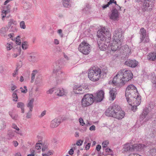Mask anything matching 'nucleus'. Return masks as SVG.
I'll return each instance as SVG.
<instances>
[{
	"instance_id": "obj_1",
	"label": "nucleus",
	"mask_w": 156,
	"mask_h": 156,
	"mask_svg": "<svg viewBox=\"0 0 156 156\" xmlns=\"http://www.w3.org/2000/svg\"><path fill=\"white\" fill-rule=\"evenodd\" d=\"M106 68L101 69L96 66L91 67L88 70V77L91 81L94 82L98 81L100 78H105L108 73Z\"/></svg>"
},
{
	"instance_id": "obj_2",
	"label": "nucleus",
	"mask_w": 156,
	"mask_h": 156,
	"mask_svg": "<svg viewBox=\"0 0 156 156\" xmlns=\"http://www.w3.org/2000/svg\"><path fill=\"white\" fill-rule=\"evenodd\" d=\"M124 34V32L120 28L117 29L114 32L113 42L111 44L112 50L115 51L120 48L121 43L123 41Z\"/></svg>"
},
{
	"instance_id": "obj_3",
	"label": "nucleus",
	"mask_w": 156,
	"mask_h": 156,
	"mask_svg": "<svg viewBox=\"0 0 156 156\" xmlns=\"http://www.w3.org/2000/svg\"><path fill=\"white\" fill-rule=\"evenodd\" d=\"M119 79H120L119 86L120 87L123 86L133 78V74L129 70H120L118 72Z\"/></svg>"
},
{
	"instance_id": "obj_4",
	"label": "nucleus",
	"mask_w": 156,
	"mask_h": 156,
	"mask_svg": "<svg viewBox=\"0 0 156 156\" xmlns=\"http://www.w3.org/2000/svg\"><path fill=\"white\" fill-rule=\"evenodd\" d=\"M138 94L136 87L133 84H130L126 87L125 91V96L128 103L135 98L134 95Z\"/></svg>"
},
{
	"instance_id": "obj_5",
	"label": "nucleus",
	"mask_w": 156,
	"mask_h": 156,
	"mask_svg": "<svg viewBox=\"0 0 156 156\" xmlns=\"http://www.w3.org/2000/svg\"><path fill=\"white\" fill-rule=\"evenodd\" d=\"M140 2L141 8L143 12L151 10L154 4V0H136Z\"/></svg>"
},
{
	"instance_id": "obj_6",
	"label": "nucleus",
	"mask_w": 156,
	"mask_h": 156,
	"mask_svg": "<svg viewBox=\"0 0 156 156\" xmlns=\"http://www.w3.org/2000/svg\"><path fill=\"white\" fill-rule=\"evenodd\" d=\"M94 101L93 94H85L81 100L82 106L83 108L92 105Z\"/></svg>"
},
{
	"instance_id": "obj_7",
	"label": "nucleus",
	"mask_w": 156,
	"mask_h": 156,
	"mask_svg": "<svg viewBox=\"0 0 156 156\" xmlns=\"http://www.w3.org/2000/svg\"><path fill=\"white\" fill-rule=\"evenodd\" d=\"M60 61H58L56 63V68L54 69L53 72L56 73V77L58 79H63L66 77L65 73L61 70V68L62 67L61 63Z\"/></svg>"
},
{
	"instance_id": "obj_8",
	"label": "nucleus",
	"mask_w": 156,
	"mask_h": 156,
	"mask_svg": "<svg viewBox=\"0 0 156 156\" xmlns=\"http://www.w3.org/2000/svg\"><path fill=\"white\" fill-rule=\"evenodd\" d=\"M119 108V105L115 103H113L106 110L105 114L108 116L114 118L115 115V110L116 109L118 110Z\"/></svg>"
},
{
	"instance_id": "obj_9",
	"label": "nucleus",
	"mask_w": 156,
	"mask_h": 156,
	"mask_svg": "<svg viewBox=\"0 0 156 156\" xmlns=\"http://www.w3.org/2000/svg\"><path fill=\"white\" fill-rule=\"evenodd\" d=\"M90 45L85 41H83L79 45V50L83 54L87 55L90 52Z\"/></svg>"
},
{
	"instance_id": "obj_10",
	"label": "nucleus",
	"mask_w": 156,
	"mask_h": 156,
	"mask_svg": "<svg viewBox=\"0 0 156 156\" xmlns=\"http://www.w3.org/2000/svg\"><path fill=\"white\" fill-rule=\"evenodd\" d=\"M104 92L103 90H98L96 94L94 95L95 102L97 103L101 102L104 98Z\"/></svg>"
},
{
	"instance_id": "obj_11",
	"label": "nucleus",
	"mask_w": 156,
	"mask_h": 156,
	"mask_svg": "<svg viewBox=\"0 0 156 156\" xmlns=\"http://www.w3.org/2000/svg\"><path fill=\"white\" fill-rule=\"evenodd\" d=\"M17 24L16 21L13 19H11L9 20L7 27L9 29L10 28L9 31L15 32L16 31V26Z\"/></svg>"
},
{
	"instance_id": "obj_12",
	"label": "nucleus",
	"mask_w": 156,
	"mask_h": 156,
	"mask_svg": "<svg viewBox=\"0 0 156 156\" xmlns=\"http://www.w3.org/2000/svg\"><path fill=\"white\" fill-rule=\"evenodd\" d=\"M107 31L105 27H104L99 30L97 33V35L98 40L100 39V41H103L105 38L106 31Z\"/></svg>"
},
{
	"instance_id": "obj_13",
	"label": "nucleus",
	"mask_w": 156,
	"mask_h": 156,
	"mask_svg": "<svg viewBox=\"0 0 156 156\" xmlns=\"http://www.w3.org/2000/svg\"><path fill=\"white\" fill-rule=\"evenodd\" d=\"M73 91L76 94H82L84 93V88L81 85H75L73 87Z\"/></svg>"
},
{
	"instance_id": "obj_14",
	"label": "nucleus",
	"mask_w": 156,
	"mask_h": 156,
	"mask_svg": "<svg viewBox=\"0 0 156 156\" xmlns=\"http://www.w3.org/2000/svg\"><path fill=\"white\" fill-rule=\"evenodd\" d=\"M119 109L115 110V115L114 118L118 119H121L123 118L125 115V112L121 110L120 107L119 106Z\"/></svg>"
},
{
	"instance_id": "obj_15",
	"label": "nucleus",
	"mask_w": 156,
	"mask_h": 156,
	"mask_svg": "<svg viewBox=\"0 0 156 156\" xmlns=\"http://www.w3.org/2000/svg\"><path fill=\"white\" fill-rule=\"evenodd\" d=\"M119 14L117 9L115 8L113 9L111 11V13L109 16L110 19L116 20L119 17Z\"/></svg>"
},
{
	"instance_id": "obj_16",
	"label": "nucleus",
	"mask_w": 156,
	"mask_h": 156,
	"mask_svg": "<svg viewBox=\"0 0 156 156\" xmlns=\"http://www.w3.org/2000/svg\"><path fill=\"white\" fill-rule=\"evenodd\" d=\"M138 62L135 60H128L125 62V65L132 68H135L137 66Z\"/></svg>"
},
{
	"instance_id": "obj_17",
	"label": "nucleus",
	"mask_w": 156,
	"mask_h": 156,
	"mask_svg": "<svg viewBox=\"0 0 156 156\" xmlns=\"http://www.w3.org/2000/svg\"><path fill=\"white\" fill-rule=\"evenodd\" d=\"M147 147V146L144 144H135L133 145V149L134 151L136 150L140 151L143 150Z\"/></svg>"
},
{
	"instance_id": "obj_18",
	"label": "nucleus",
	"mask_w": 156,
	"mask_h": 156,
	"mask_svg": "<svg viewBox=\"0 0 156 156\" xmlns=\"http://www.w3.org/2000/svg\"><path fill=\"white\" fill-rule=\"evenodd\" d=\"M61 119H60L55 118L51 122L50 127L52 128L57 127L61 123Z\"/></svg>"
},
{
	"instance_id": "obj_19",
	"label": "nucleus",
	"mask_w": 156,
	"mask_h": 156,
	"mask_svg": "<svg viewBox=\"0 0 156 156\" xmlns=\"http://www.w3.org/2000/svg\"><path fill=\"white\" fill-rule=\"evenodd\" d=\"M139 33L140 35V42H142L147 36V32L143 27H142L140 30Z\"/></svg>"
},
{
	"instance_id": "obj_20",
	"label": "nucleus",
	"mask_w": 156,
	"mask_h": 156,
	"mask_svg": "<svg viewBox=\"0 0 156 156\" xmlns=\"http://www.w3.org/2000/svg\"><path fill=\"white\" fill-rule=\"evenodd\" d=\"M101 41H99L98 39V43L100 49L102 51H104L108 47V46H109V44L108 45H107L106 44H105L104 43V40L103 41H101Z\"/></svg>"
},
{
	"instance_id": "obj_21",
	"label": "nucleus",
	"mask_w": 156,
	"mask_h": 156,
	"mask_svg": "<svg viewBox=\"0 0 156 156\" xmlns=\"http://www.w3.org/2000/svg\"><path fill=\"white\" fill-rule=\"evenodd\" d=\"M110 100L113 101L115 98L117 94L116 90L115 88H112L109 91Z\"/></svg>"
},
{
	"instance_id": "obj_22",
	"label": "nucleus",
	"mask_w": 156,
	"mask_h": 156,
	"mask_svg": "<svg viewBox=\"0 0 156 156\" xmlns=\"http://www.w3.org/2000/svg\"><path fill=\"white\" fill-rule=\"evenodd\" d=\"M124 151H134L133 145L130 143H127L124 146Z\"/></svg>"
},
{
	"instance_id": "obj_23",
	"label": "nucleus",
	"mask_w": 156,
	"mask_h": 156,
	"mask_svg": "<svg viewBox=\"0 0 156 156\" xmlns=\"http://www.w3.org/2000/svg\"><path fill=\"white\" fill-rule=\"evenodd\" d=\"M29 60L33 62H37L38 60L36 54L34 53H31L30 54L29 57Z\"/></svg>"
},
{
	"instance_id": "obj_24",
	"label": "nucleus",
	"mask_w": 156,
	"mask_h": 156,
	"mask_svg": "<svg viewBox=\"0 0 156 156\" xmlns=\"http://www.w3.org/2000/svg\"><path fill=\"white\" fill-rule=\"evenodd\" d=\"M149 112V110L147 108H145L144 109L142 114L140 116V120L141 121L143 120L145 118Z\"/></svg>"
},
{
	"instance_id": "obj_25",
	"label": "nucleus",
	"mask_w": 156,
	"mask_h": 156,
	"mask_svg": "<svg viewBox=\"0 0 156 156\" xmlns=\"http://www.w3.org/2000/svg\"><path fill=\"white\" fill-rule=\"evenodd\" d=\"M35 84L38 87H40L43 84V81L41 77L39 76L36 79L35 82Z\"/></svg>"
},
{
	"instance_id": "obj_26",
	"label": "nucleus",
	"mask_w": 156,
	"mask_h": 156,
	"mask_svg": "<svg viewBox=\"0 0 156 156\" xmlns=\"http://www.w3.org/2000/svg\"><path fill=\"white\" fill-rule=\"evenodd\" d=\"M147 58L148 60L154 61L156 59V53L153 52L150 53L147 56Z\"/></svg>"
},
{
	"instance_id": "obj_27",
	"label": "nucleus",
	"mask_w": 156,
	"mask_h": 156,
	"mask_svg": "<svg viewBox=\"0 0 156 156\" xmlns=\"http://www.w3.org/2000/svg\"><path fill=\"white\" fill-rule=\"evenodd\" d=\"M7 27H2L0 30V35L1 36L5 37L6 36V32L9 30Z\"/></svg>"
},
{
	"instance_id": "obj_28",
	"label": "nucleus",
	"mask_w": 156,
	"mask_h": 156,
	"mask_svg": "<svg viewBox=\"0 0 156 156\" xmlns=\"http://www.w3.org/2000/svg\"><path fill=\"white\" fill-rule=\"evenodd\" d=\"M136 95H137V96L136 98L135 97H136V96L134 95L135 98L133 99L132 98V99L131 100H130V102L132 100L134 101L135 100H136L135 101V103H136L137 105H140L141 101V97L140 95H138V94H136Z\"/></svg>"
},
{
	"instance_id": "obj_29",
	"label": "nucleus",
	"mask_w": 156,
	"mask_h": 156,
	"mask_svg": "<svg viewBox=\"0 0 156 156\" xmlns=\"http://www.w3.org/2000/svg\"><path fill=\"white\" fill-rule=\"evenodd\" d=\"M62 2L63 6L65 7L69 8L71 7V0H63Z\"/></svg>"
},
{
	"instance_id": "obj_30",
	"label": "nucleus",
	"mask_w": 156,
	"mask_h": 156,
	"mask_svg": "<svg viewBox=\"0 0 156 156\" xmlns=\"http://www.w3.org/2000/svg\"><path fill=\"white\" fill-rule=\"evenodd\" d=\"M11 8V5L10 4H8L7 5H5L2 6L3 10L2 11L3 12H9L10 9Z\"/></svg>"
},
{
	"instance_id": "obj_31",
	"label": "nucleus",
	"mask_w": 156,
	"mask_h": 156,
	"mask_svg": "<svg viewBox=\"0 0 156 156\" xmlns=\"http://www.w3.org/2000/svg\"><path fill=\"white\" fill-rule=\"evenodd\" d=\"M34 101V99L33 98H32L31 100L29 101L27 105V107L29 108L30 111H32Z\"/></svg>"
},
{
	"instance_id": "obj_32",
	"label": "nucleus",
	"mask_w": 156,
	"mask_h": 156,
	"mask_svg": "<svg viewBox=\"0 0 156 156\" xmlns=\"http://www.w3.org/2000/svg\"><path fill=\"white\" fill-rule=\"evenodd\" d=\"M105 35V38L104 40V43H105L106 42H107L108 43H110L111 38L110 36V35H109V33L108 31H106Z\"/></svg>"
},
{
	"instance_id": "obj_33",
	"label": "nucleus",
	"mask_w": 156,
	"mask_h": 156,
	"mask_svg": "<svg viewBox=\"0 0 156 156\" xmlns=\"http://www.w3.org/2000/svg\"><path fill=\"white\" fill-rule=\"evenodd\" d=\"M37 72V70H34L32 71L31 75V83H33L34 82L35 78V76Z\"/></svg>"
},
{
	"instance_id": "obj_34",
	"label": "nucleus",
	"mask_w": 156,
	"mask_h": 156,
	"mask_svg": "<svg viewBox=\"0 0 156 156\" xmlns=\"http://www.w3.org/2000/svg\"><path fill=\"white\" fill-rule=\"evenodd\" d=\"M17 91V90H15L13 92L12 95V97L13 98V100L15 101H18V97L16 94V92Z\"/></svg>"
},
{
	"instance_id": "obj_35",
	"label": "nucleus",
	"mask_w": 156,
	"mask_h": 156,
	"mask_svg": "<svg viewBox=\"0 0 156 156\" xmlns=\"http://www.w3.org/2000/svg\"><path fill=\"white\" fill-rule=\"evenodd\" d=\"M119 74L118 73H117V74L116 75V76L114 77V78L113 79V80L112 81V83L113 84H114L115 85L116 84H118V86H119V84H117L116 82H117V80L118 78H119Z\"/></svg>"
},
{
	"instance_id": "obj_36",
	"label": "nucleus",
	"mask_w": 156,
	"mask_h": 156,
	"mask_svg": "<svg viewBox=\"0 0 156 156\" xmlns=\"http://www.w3.org/2000/svg\"><path fill=\"white\" fill-rule=\"evenodd\" d=\"M131 50L129 48L128 46L125 47V50H124L123 53H125L126 54V55L128 54V55L131 52Z\"/></svg>"
},
{
	"instance_id": "obj_37",
	"label": "nucleus",
	"mask_w": 156,
	"mask_h": 156,
	"mask_svg": "<svg viewBox=\"0 0 156 156\" xmlns=\"http://www.w3.org/2000/svg\"><path fill=\"white\" fill-rule=\"evenodd\" d=\"M9 114L12 119L15 120L17 119L18 117V115H17L13 114L12 112H9Z\"/></svg>"
},
{
	"instance_id": "obj_38",
	"label": "nucleus",
	"mask_w": 156,
	"mask_h": 156,
	"mask_svg": "<svg viewBox=\"0 0 156 156\" xmlns=\"http://www.w3.org/2000/svg\"><path fill=\"white\" fill-rule=\"evenodd\" d=\"M6 126V123L4 121L2 122L1 124L0 130L1 131H3L5 128Z\"/></svg>"
},
{
	"instance_id": "obj_39",
	"label": "nucleus",
	"mask_w": 156,
	"mask_h": 156,
	"mask_svg": "<svg viewBox=\"0 0 156 156\" xmlns=\"http://www.w3.org/2000/svg\"><path fill=\"white\" fill-rule=\"evenodd\" d=\"M28 45L27 42L24 41L22 43V47L23 49L25 50L27 49L28 48Z\"/></svg>"
},
{
	"instance_id": "obj_40",
	"label": "nucleus",
	"mask_w": 156,
	"mask_h": 156,
	"mask_svg": "<svg viewBox=\"0 0 156 156\" xmlns=\"http://www.w3.org/2000/svg\"><path fill=\"white\" fill-rule=\"evenodd\" d=\"M109 142L107 141H105L103 142L102 143V148L103 150L105 149V147H106L108 145Z\"/></svg>"
},
{
	"instance_id": "obj_41",
	"label": "nucleus",
	"mask_w": 156,
	"mask_h": 156,
	"mask_svg": "<svg viewBox=\"0 0 156 156\" xmlns=\"http://www.w3.org/2000/svg\"><path fill=\"white\" fill-rule=\"evenodd\" d=\"M150 153L152 156H156V149L153 148L150 150Z\"/></svg>"
},
{
	"instance_id": "obj_42",
	"label": "nucleus",
	"mask_w": 156,
	"mask_h": 156,
	"mask_svg": "<svg viewBox=\"0 0 156 156\" xmlns=\"http://www.w3.org/2000/svg\"><path fill=\"white\" fill-rule=\"evenodd\" d=\"M42 144L41 143H37L35 146V148L37 150H39L41 148Z\"/></svg>"
},
{
	"instance_id": "obj_43",
	"label": "nucleus",
	"mask_w": 156,
	"mask_h": 156,
	"mask_svg": "<svg viewBox=\"0 0 156 156\" xmlns=\"http://www.w3.org/2000/svg\"><path fill=\"white\" fill-rule=\"evenodd\" d=\"M59 90V93L58 94V96H63L65 94L64 91L63 89H60Z\"/></svg>"
},
{
	"instance_id": "obj_44",
	"label": "nucleus",
	"mask_w": 156,
	"mask_h": 156,
	"mask_svg": "<svg viewBox=\"0 0 156 156\" xmlns=\"http://www.w3.org/2000/svg\"><path fill=\"white\" fill-rule=\"evenodd\" d=\"M20 26L21 28L25 29L26 28V25L24 21H22L20 22Z\"/></svg>"
},
{
	"instance_id": "obj_45",
	"label": "nucleus",
	"mask_w": 156,
	"mask_h": 156,
	"mask_svg": "<svg viewBox=\"0 0 156 156\" xmlns=\"http://www.w3.org/2000/svg\"><path fill=\"white\" fill-rule=\"evenodd\" d=\"M17 107L18 108H21L24 107V105L23 103L21 102H19L17 103Z\"/></svg>"
},
{
	"instance_id": "obj_46",
	"label": "nucleus",
	"mask_w": 156,
	"mask_h": 156,
	"mask_svg": "<svg viewBox=\"0 0 156 156\" xmlns=\"http://www.w3.org/2000/svg\"><path fill=\"white\" fill-rule=\"evenodd\" d=\"M8 135L10 138H12V137L14 136V133L13 132L10 131L9 132Z\"/></svg>"
},
{
	"instance_id": "obj_47",
	"label": "nucleus",
	"mask_w": 156,
	"mask_h": 156,
	"mask_svg": "<svg viewBox=\"0 0 156 156\" xmlns=\"http://www.w3.org/2000/svg\"><path fill=\"white\" fill-rule=\"evenodd\" d=\"M111 5L108 2L107 4L106 5H103L102 6V8L103 9H104L105 8H107V7H109L110 6L111 7Z\"/></svg>"
},
{
	"instance_id": "obj_48",
	"label": "nucleus",
	"mask_w": 156,
	"mask_h": 156,
	"mask_svg": "<svg viewBox=\"0 0 156 156\" xmlns=\"http://www.w3.org/2000/svg\"><path fill=\"white\" fill-rule=\"evenodd\" d=\"M32 111H30V110H29L27 114L26 115V118L27 119L30 118L32 115L31 114V112Z\"/></svg>"
},
{
	"instance_id": "obj_49",
	"label": "nucleus",
	"mask_w": 156,
	"mask_h": 156,
	"mask_svg": "<svg viewBox=\"0 0 156 156\" xmlns=\"http://www.w3.org/2000/svg\"><path fill=\"white\" fill-rule=\"evenodd\" d=\"M83 143V141L81 140H79L77 141L76 144L78 146H80Z\"/></svg>"
},
{
	"instance_id": "obj_50",
	"label": "nucleus",
	"mask_w": 156,
	"mask_h": 156,
	"mask_svg": "<svg viewBox=\"0 0 156 156\" xmlns=\"http://www.w3.org/2000/svg\"><path fill=\"white\" fill-rule=\"evenodd\" d=\"M79 120L80 124L81 125L83 126L85 125V123L82 118H80L79 119Z\"/></svg>"
},
{
	"instance_id": "obj_51",
	"label": "nucleus",
	"mask_w": 156,
	"mask_h": 156,
	"mask_svg": "<svg viewBox=\"0 0 156 156\" xmlns=\"http://www.w3.org/2000/svg\"><path fill=\"white\" fill-rule=\"evenodd\" d=\"M151 81L153 84L154 85L156 83V76H153L151 79Z\"/></svg>"
},
{
	"instance_id": "obj_52",
	"label": "nucleus",
	"mask_w": 156,
	"mask_h": 156,
	"mask_svg": "<svg viewBox=\"0 0 156 156\" xmlns=\"http://www.w3.org/2000/svg\"><path fill=\"white\" fill-rule=\"evenodd\" d=\"M60 89L59 88H54V91L56 95H58V94L59 93V90Z\"/></svg>"
},
{
	"instance_id": "obj_53",
	"label": "nucleus",
	"mask_w": 156,
	"mask_h": 156,
	"mask_svg": "<svg viewBox=\"0 0 156 156\" xmlns=\"http://www.w3.org/2000/svg\"><path fill=\"white\" fill-rule=\"evenodd\" d=\"M54 91V88H51L47 91V94H51Z\"/></svg>"
},
{
	"instance_id": "obj_54",
	"label": "nucleus",
	"mask_w": 156,
	"mask_h": 156,
	"mask_svg": "<svg viewBox=\"0 0 156 156\" xmlns=\"http://www.w3.org/2000/svg\"><path fill=\"white\" fill-rule=\"evenodd\" d=\"M12 127L16 130L19 131L20 129L16 125L15 123H13L12 125Z\"/></svg>"
},
{
	"instance_id": "obj_55",
	"label": "nucleus",
	"mask_w": 156,
	"mask_h": 156,
	"mask_svg": "<svg viewBox=\"0 0 156 156\" xmlns=\"http://www.w3.org/2000/svg\"><path fill=\"white\" fill-rule=\"evenodd\" d=\"M23 7L26 9H28L30 8V6L29 5L27 4V3H25L23 5Z\"/></svg>"
},
{
	"instance_id": "obj_56",
	"label": "nucleus",
	"mask_w": 156,
	"mask_h": 156,
	"mask_svg": "<svg viewBox=\"0 0 156 156\" xmlns=\"http://www.w3.org/2000/svg\"><path fill=\"white\" fill-rule=\"evenodd\" d=\"M112 6H113V9L115 8L116 9H117L118 10H120L121 7L120 6H119L117 4L116 5H115V6L112 5Z\"/></svg>"
},
{
	"instance_id": "obj_57",
	"label": "nucleus",
	"mask_w": 156,
	"mask_h": 156,
	"mask_svg": "<svg viewBox=\"0 0 156 156\" xmlns=\"http://www.w3.org/2000/svg\"><path fill=\"white\" fill-rule=\"evenodd\" d=\"M144 43H147L149 42L150 39H149L148 37H147L146 36L145 37V38H144Z\"/></svg>"
},
{
	"instance_id": "obj_58",
	"label": "nucleus",
	"mask_w": 156,
	"mask_h": 156,
	"mask_svg": "<svg viewBox=\"0 0 156 156\" xmlns=\"http://www.w3.org/2000/svg\"><path fill=\"white\" fill-rule=\"evenodd\" d=\"M91 145V143H87L85 146V149L86 150H88L90 148V147Z\"/></svg>"
},
{
	"instance_id": "obj_59",
	"label": "nucleus",
	"mask_w": 156,
	"mask_h": 156,
	"mask_svg": "<svg viewBox=\"0 0 156 156\" xmlns=\"http://www.w3.org/2000/svg\"><path fill=\"white\" fill-rule=\"evenodd\" d=\"M48 147L46 145H43L42 147V151H44L47 150Z\"/></svg>"
},
{
	"instance_id": "obj_60",
	"label": "nucleus",
	"mask_w": 156,
	"mask_h": 156,
	"mask_svg": "<svg viewBox=\"0 0 156 156\" xmlns=\"http://www.w3.org/2000/svg\"><path fill=\"white\" fill-rule=\"evenodd\" d=\"M69 154L70 155H72L74 153V151L73 148L71 149L69 151Z\"/></svg>"
},
{
	"instance_id": "obj_61",
	"label": "nucleus",
	"mask_w": 156,
	"mask_h": 156,
	"mask_svg": "<svg viewBox=\"0 0 156 156\" xmlns=\"http://www.w3.org/2000/svg\"><path fill=\"white\" fill-rule=\"evenodd\" d=\"M16 43L18 45H20L21 44V40L20 39H17V38H16Z\"/></svg>"
},
{
	"instance_id": "obj_62",
	"label": "nucleus",
	"mask_w": 156,
	"mask_h": 156,
	"mask_svg": "<svg viewBox=\"0 0 156 156\" xmlns=\"http://www.w3.org/2000/svg\"><path fill=\"white\" fill-rule=\"evenodd\" d=\"M101 148V146L99 144H98L97 146L96 149L98 151H100Z\"/></svg>"
},
{
	"instance_id": "obj_63",
	"label": "nucleus",
	"mask_w": 156,
	"mask_h": 156,
	"mask_svg": "<svg viewBox=\"0 0 156 156\" xmlns=\"http://www.w3.org/2000/svg\"><path fill=\"white\" fill-rule=\"evenodd\" d=\"M58 33L59 34L60 36L62 37L63 36L62 34V30L61 29H59L58 30Z\"/></svg>"
},
{
	"instance_id": "obj_64",
	"label": "nucleus",
	"mask_w": 156,
	"mask_h": 156,
	"mask_svg": "<svg viewBox=\"0 0 156 156\" xmlns=\"http://www.w3.org/2000/svg\"><path fill=\"white\" fill-rule=\"evenodd\" d=\"M137 109V106H136V105L133 106L132 107V108H131L132 111H133L134 112L136 111V110Z\"/></svg>"
}]
</instances>
